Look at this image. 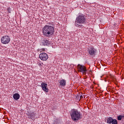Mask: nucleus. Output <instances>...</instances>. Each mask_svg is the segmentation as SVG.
Here are the masks:
<instances>
[{
	"instance_id": "nucleus-1",
	"label": "nucleus",
	"mask_w": 124,
	"mask_h": 124,
	"mask_svg": "<svg viewBox=\"0 0 124 124\" xmlns=\"http://www.w3.org/2000/svg\"><path fill=\"white\" fill-rule=\"evenodd\" d=\"M54 32H55V27L52 26L45 25L43 28V34L46 37L52 36L54 34Z\"/></svg>"
},
{
	"instance_id": "nucleus-2",
	"label": "nucleus",
	"mask_w": 124,
	"mask_h": 124,
	"mask_svg": "<svg viewBox=\"0 0 124 124\" xmlns=\"http://www.w3.org/2000/svg\"><path fill=\"white\" fill-rule=\"evenodd\" d=\"M71 118L74 122L81 120L82 116L81 115V112L78 111L77 109H73L70 112Z\"/></svg>"
},
{
	"instance_id": "nucleus-3",
	"label": "nucleus",
	"mask_w": 124,
	"mask_h": 124,
	"mask_svg": "<svg viewBox=\"0 0 124 124\" xmlns=\"http://www.w3.org/2000/svg\"><path fill=\"white\" fill-rule=\"evenodd\" d=\"M88 56H90L91 58H93L96 55V49L93 48V47L91 46L88 48Z\"/></svg>"
},
{
	"instance_id": "nucleus-4",
	"label": "nucleus",
	"mask_w": 124,
	"mask_h": 124,
	"mask_svg": "<svg viewBox=\"0 0 124 124\" xmlns=\"http://www.w3.org/2000/svg\"><path fill=\"white\" fill-rule=\"evenodd\" d=\"M76 22L78 24H85L86 23V17L83 15L79 16L77 18Z\"/></svg>"
},
{
	"instance_id": "nucleus-5",
	"label": "nucleus",
	"mask_w": 124,
	"mask_h": 124,
	"mask_svg": "<svg viewBox=\"0 0 124 124\" xmlns=\"http://www.w3.org/2000/svg\"><path fill=\"white\" fill-rule=\"evenodd\" d=\"M10 42V37L7 35L3 36L1 38L2 44H8Z\"/></svg>"
},
{
	"instance_id": "nucleus-6",
	"label": "nucleus",
	"mask_w": 124,
	"mask_h": 124,
	"mask_svg": "<svg viewBox=\"0 0 124 124\" xmlns=\"http://www.w3.org/2000/svg\"><path fill=\"white\" fill-rule=\"evenodd\" d=\"M78 68L79 72L83 73L84 75H86L87 74V69L86 68V67L84 65L78 64Z\"/></svg>"
},
{
	"instance_id": "nucleus-7",
	"label": "nucleus",
	"mask_w": 124,
	"mask_h": 124,
	"mask_svg": "<svg viewBox=\"0 0 124 124\" xmlns=\"http://www.w3.org/2000/svg\"><path fill=\"white\" fill-rule=\"evenodd\" d=\"M39 56L41 61H47L48 60V55L44 52L40 54Z\"/></svg>"
},
{
	"instance_id": "nucleus-8",
	"label": "nucleus",
	"mask_w": 124,
	"mask_h": 124,
	"mask_svg": "<svg viewBox=\"0 0 124 124\" xmlns=\"http://www.w3.org/2000/svg\"><path fill=\"white\" fill-rule=\"evenodd\" d=\"M41 87L43 91L46 92V93H48V92H49L48 86H47V83H46L45 82H42L41 84Z\"/></svg>"
},
{
	"instance_id": "nucleus-9",
	"label": "nucleus",
	"mask_w": 124,
	"mask_h": 124,
	"mask_svg": "<svg viewBox=\"0 0 124 124\" xmlns=\"http://www.w3.org/2000/svg\"><path fill=\"white\" fill-rule=\"evenodd\" d=\"M60 87H65L66 86V80L65 79H61L59 80Z\"/></svg>"
},
{
	"instance_id": "nucleus-10",
	"label": "nucleus",
	"mask_w": 124,
	"mask_h": 124,
	"mask_svg": "<svg viewBox=\"0 0 124 124\" xmlns=\"http://www.w3.org/2000/svg\"><path fill=\"white\" fill-rule=\"evenodd\" d=\"M50 41L46 39L43 40L42 42V45H44V46H49V45H50Z\"/></svg>"
},
{
	"instance_id": "nucleus-11",
	"label": "nucleus",
	"mask_w": 124,
	"mask_h": 124,
	"mask_svg": "<svg viewBox=\"0 0 124 124\" xmlns=\"http://www.w3.org/2000/svg\"><path fill=\"white\" fill-rule=\"evenodd\" d=\"M27 116H28L29 119H31V120H33L34 121V117H35V114H34V112L27 114Z\"/></svg>"
},
{
	"instance_id": "nucleus-12",
	"label": "nucleus",
	"mask_w": 124,
	"mask_h": 124,
	"mask_svg": "<svg viewBox=\"0 0 124 124\" xmlns=\"http://www.w3.org/2000/svg\"><path fill=\"white\" fill-rule=\"evenodd\" d=\"M13 98L15 100H18L20 99V94L18 93H16L13 95Z\"/></svg>"
},
{
	"instance_id": "nucleus-13",
	"label": "nucleus",
	"mask_w": 124,
	"mask_h": 124,
	"mask_svg": "<svg viewBox=\"0 0 124 124\" xmlns=\"http://www.w3.org/2000/svg\"><path fill=\"white\" fill-rule=\"evenodd\" d=\"M113 119L112 118V117H109L107 120V124H111L112 123V121H113Z\"/></svg>"
},
{
	"instance_id": "nucleus-14",
	"label": "nucleus",
	"mask_w": 124,
	"mask_h": 124,
	"mask_svg": "<svg viewBox=\"0 0 124 124\" xmlns=\"http://www.w3.org/2000/svg\"><path fill=\"white\" fill-rule=\"evenodd\" d=\"M53 124H61V121L59 119L54 121Z\"/></svg>"
},
{
	"instance_id": "nucleus-15",
	"label": "nucleus",
	"mask_w": 124,
	"mask_h": 124,
	"mask_svg": "<svg viewBox=\"0 0 124 124\" xmlns=\"http://www.w3.org/2000/svg\"><path fill=\"white\" fill-rule=\"evenodd\" d=\"M124 115H120L117 117V120H118V121H122V119H124Z\"/></svg>"
},
{
	"instance_id": "nucleus-16",
	"label": "nucleus",
	"mask_w": 124,
	"mask_h": 124,
	"mask_svg": "<svg viewBox=\"0 0 124 124\" xmlns=\"http://www.w3.org/2000/svg\"><path fill=\"white\" fill-rule=\"evenodd\" d=\"M112 124H118V121L116 119H112V121L111 122Z\"/></svg>"
},
{
	"instance_id": "nucleus-17",
	"label": "nucleus",
	"mask_w": 124,
	"mask_h": 124,
	"mask_svg": "<svg viewBox=\"0 0 124 124\" xmlns=\"http://www.w3.org/2000/svg\"><path fill=\"white\" fill-rule=\"evenodd\" d=\"M40 53H41V52H45V48H42L40 49Z\"/></svg>"
},
{
	"instance_id": "nucleus-18",
	"label": "nucleus",
	"mask_w": 124,
	"mask_h": 124,
	"mask_svg": "<svg viewBox=\"0 0 124 124\" xmlns=\"http://www.w3.org/2000/svg\"><path fill=\"white\" fill-rule=\"evenodd\" d=\"M82 98H83V96L80 95V99H82Z\"/></svg>"
},
{
	"instance_id": "nucleus-19",
	"label": "nucleus",
	"mask_w": 124,
	"mask_h": 124,
	"mask_svg": "<svg viewBox=\"0 0 124 124\" xmlns=\"http://www.w3.org/2000/svg\"><path fill=\"white\" fill-rule=\"evenodd\" d=\"M110 78H113V76L110 75Z\"/></svg>"
},
{
	"instance_id": "nucleus-20",
	"label": "nucleus",
	"mask_w": 124,
	"mask_h": 124,
	"mask_svg": "<svg viewBox=\"0 0 124 124\" xmlns=\"http://www.w3.org/2000/svg\"><path fill=\"white\" fill-rule=\"evenodd\" d=\"M76 26V27H77L78 26H79V25L78 24H77Z\"/></svg>"
}]
</instances>
